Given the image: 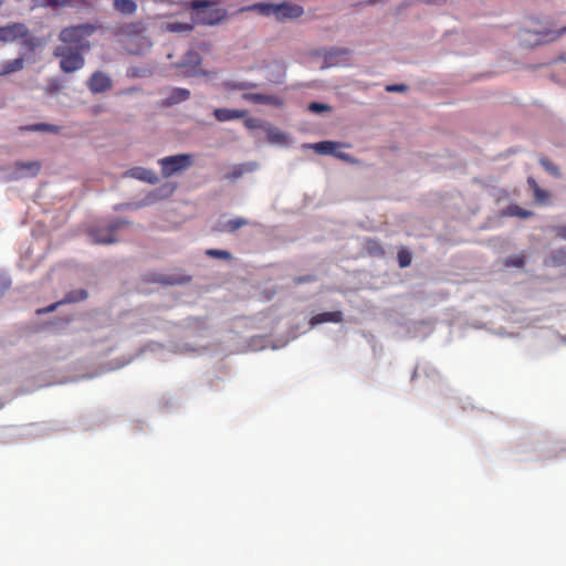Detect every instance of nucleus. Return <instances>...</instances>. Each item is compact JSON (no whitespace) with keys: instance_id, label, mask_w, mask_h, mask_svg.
<instances>
[{"instance_id":"obj_1","label":"nucleus","mask_w":566,"mask_h":566,"mask_svg":"<svg viewBox=\"0 0 566 566\" xmlns=\"http://www.w3.org/2000/svg\"><path fill=\"white\" fill-rule=\"evenodd\" d=\"M98 29L94 23H81L63 28L59 33V45L54 48L53 55L60 60V69L64 73H73L85 64L83 52L90 51L88 40Z\"/></svg>"},{"instance_id":"obj_2","label":"nucleus","mask_w":566,"mask_h":566,"mask_svg":"<svg viewBox=\"0 0 566 566\" xmlns=\"http://www.w3.org/2000/svg\"><path fill=\"white\" fill-rule=\"evenodd\" d=\"M218 4V0H192L189 8L196 11V23L203 25H216L220 23L226 17L227 11L220 8H211Z\"/></svg>"},{"instance_id":"obj_3","label":"nucleus","mask_w":566,"mask_h":566,"mask_svg":"<svg viewBox=\"0 0 566 566\" xmlns=\"http://www.w3.org/2000/svg\"><path fill=\"white\" fill-rule=\"evenodd\" d=\"M23 39L24 44L33 48V40L30 38L28 27L22 22H13L8 25L0 27V42L9 43L15 40Z\"/></svg>"},{"instance_id":"obj_4","label":"nucleus","mask_w":566,"mask_h":566,"mask_svg":"<svg viewBox=\"0 0 566 566\" xmlns=\"http://www.w3.org/2000/svg\"><path fill=\"white\" fill-rule=\"evenodd\" d=\"M161 167V175L169 178L172 175L182 171L192 165V155L179 154L175 156H167L159 159Z\"/></svg>"},{"instance_id":"obj_5","label":"nucleus","mask_w":566,"mask_h":566,"mask_svg":"<svg viewBox=\"0 0 566 566\" xmlns=\"http://www.w3.org/2000/svg\"><path fill=\"white\" fill-rule=\"evenodd\" d=\"M124 224L123 221H115L106 228H92L88 232L93 243L108 244L116 241L115 232Z\"/></svg>"},{"instance_id":"obj_6","label":"nucleus","mask_w":566,"mask_h":566,"mask_svg":"<svg viewBox=\"0 0 566 566\" xmlns=\"http://www.w3.org/2000/svg\"><path fill=\"white\" fill-rule=\"evenodd\" d=\"M304 9L300 4L283 2L275 4L274 18L276 21L293 20L302 17Z\"/></svg>"},{"instance_id":"obj_7","label":"nucleus","mask_w":566,"mask_h":566,"mask_svg":"<svg viewBox=\"0 0 566 566\" xmlns=\"http://www.w3.org/2000/svg\"><path fill=\"white\" fill-rule=\"evenodd\" d=\"M112 85L111 77L101 71L94 72L87 81V87L94 94L107 92Z\"/></svg>"},{"instance_id":"obj_8","label":"nucleus","mask_w":566,"mask_h":566,"mask_svg":"<svg viewBox=\"0 0 566 566\" xmlns=\"http://www.w3.org/2000/svg\"><path fill=\"white\" fill-rule=\"evenodd\" d=\"M151 45L153 43L147 36L138 35L127 39L125 49L132 55H144L150 50Z\"/></svg>"},{"instance_id":"obj_9","label":"nucleus","mask_w":566,"mask_h":566,"mask_svg":"<svg viewBox=\"0 0 566 566\" xmlns=\"http://www.w3.org/2000/svg\"><path fill=\"white\" fill-rule=\"evenodd\" d=\"M349 54L348 49L345 48H332L324 51V67H332L344 63Z\"/></svg>"},{"instance_id":"obj_10","label":"nucleus","mask_w":566,"mask_h":566,"mask_svg":"<svg viewBox=\"0 0 566 566\" xmlns=\"http://www.w3.org/2000/svg\"><path fill=\"white\" fill-rule=\"evenodd\" d=\"M245 101L254 104H265L275 107H282L284 105L283 98L276 95H266L261 93H245L242 95Z\"/></svg>"},{"instance_id":"obj_11","label":"nucleus","mask_w":566,"mask_h":566,"mask_svg":"<svg viewBox=\"0 0 566 566\" xmlns=\"http://www.w3.org/2000/svg\"><path fill=\"white\" fill-rule=\"evenodd\" d=\"M14 167L17 172L15 178H21L25 176L35 177L41 169V164L38 160L27 163L17 161L14 164Z\"/></svg>"},{"instance_id":"obj_12","label":"nucleus","mask_w":566,"mask_h":566,"mask_svg":"<svg viewBox=\"0 0 566 566\" xmlns=\"http://www.w3.org/2000/svg\"><path fill=\"white\" fill-rule=\"evenodd\" d=\"M251 224V221L247 218L237 217L224 222H219L216 230L219 232L234 233L240 228Z\"/></svg>"},{"instance_id":"obj_13","label":"nucleus","mask_w":566,"mask_h":566,"mask_svg":"<svg viewBox=\"0 0 566 566\" xmlns=\"http://www.w3.org/2000/svg\"><path fill=\"white\" fill-rule=\"evenodd\" d=\"M344 319V315L340 311H334V312H324L314 315L310 319V325L312 327L323 324V323H342Z\"/></svg>"},{"instance_id":"obj_14","label":"nucleus","mask_w":566,"mask_h":566,"mask_svg":"<svg viewBox=\"0 0 566 566\" xmlns=\"http://www.w3.org/2000/svg\"><path fill=\"white\" fill-rule=\"evenodd\" d=\"M34 7L40 8H64V7H73L75 3L86 6V0H32Z\"/></svg>"},{"instance_id":"obj_15","label":"nucleus","mask_w":566,"mask_h":566,"mask_svg":"<svg viewBox=\"0 0 566 566\" xmlns=\"http://www.w3.org/2000/svg\"><path fill=\"white\" fill-rule=\"evenodd\" d=\"M127 175L132 178L148 182L150 185H155L159 181L156 172L144 167H134L127 172Z\"/></svg>"},{"instance_id":"obj_16","label":"nucleus","mask_w":566,"mask_h":566,"mask_svg":"<svg viewBox=\"0 0 566 566\" xmlns=\"http://www.w3.org/2000/svg\"><path fill=\"white\" fill-rule=\"evenodd\" d=\"M247 115L244 109H229V108H216L213 116L218 122H229L233 119L243 118Z\"/></svg>"},{"instance_id":"obj_17","label":"nucleus","mask_w":566,"mask_h":566,"mask_svg":"<svg viewBox=\"0 0 566 566\" xmlns=\"http://www.w3.org/2000/svg\"><path fill=\"white\" fill-rule=\"evenodd\" d=\"M527 184L533 190V196L536 203L544 205L548 202L551 193L547 190L542 189L534 178L530 177L527 179Z\"/></svg>"},{"instance_id":"obj_18","label":"nucleus","mask_w":566,"mask_h":566,"mask_svg":"<svg viewBox=\"0 0 566 566\" xmlns=\"http://www.w3.org/2000/svg\"><path fill=\"white\" fill-rule=\"evenodd\" d=\"M191 280L189 275L177 274V275H157L150 279L151 282H158L165 285H175L188 283Z\"/></svg>"},{"instance_id":"obj_19","label":"nucleus","mask_w":566,"mask_h":566,"mask_svg":"<svg viewBox=\"0 0 566 566\" xmlns=\"http://www.w3.org/2000/svg\"><path fill=\"white\" fill-rule=\"evenodd\" d=\"M274 9H275V3L259 2V3H253L251 6L241 8L240 11L241 12L254 11L264 17H270V15L274 17Z\"/></svg>"},{"instance_id":"obj_20","label":"nucleus","mask_w":566,"mask_h":566,"mask_svg":"<svg viewBox=\"0 0 566 566\" xmlns=\"http://www.w3.org/2000/svg\"><path fill=\"white\" fill-rule=\"evenodd\" d=\"M263 130L265 132L266 134V137H268V140L272 144H284L286 143V134H284L283 132H281L279 128L270 125V124H265Z\"/></svg>"},{"instance_id":"obj_21","label":"nucleus","mask_w":566,"mask_h":566,"mask_svg":"<svg viewBox=\"0 0 566 566\" xmlns=\"http://www.w3.org/2000/svg\"><path fill=\"white\" fill-rule=\"evenodd\" d=\"M114 9L125 15H132L137 11V3L134 0H114Z\"/></svg>"},{"instance_id":"obj_22","label":"nucleus","mask_w":566,"mask_h":566,"mask_svg":"<svg viewBox=\"0 0 566 566\" xmlns=\"http://www.w3.org/2000/svg\"><path fill=\"white\" fill-rule=\"evenodd\" d=\"M340 147L339 143L324 140L313 145V149L322 155H334L337 148Z\"/></svg>"},{"instance_id":"obj_23","label":"nucleus","mask_w":566,"mask_h":566,"mask_svg":"<svg viewBox=\"0 0 566 566\" xmlns=\"http://www.w3.org/2000/svg\"><path fill=\"white\" fill-rule=\"evenodd\" d=\"M164 29L166 31L172 32V33L190 32L193 29V24L174 21V22H167L165 24Z\"/></svg>"},{"instance_id":"obj_24","label":"nucleus","mask_w":566,"mask_h":566,"mask_svg":"<svg viewBox=\"0 0 566 566\" xmlns=\"http://www.w3.org/2000/svg\"><path fill=\"white\" fill-rule=\"evenodd\" d=\"M253 165L252 164H242L235 166L230 172L226 175V178L230 181H234L242 177L244 172L252 171Z\"/></svg>"},{"instance_id":"obj_25","label":"nucleus","mask_w":566,"mask_h":566,"mask_svg":"<svg viewBox=\"0 0 566 566\" xmlns=\"http://www.w3.org/2000/svg\"><path fill=\"white\" fill-rule=\"evenodd\" d=\"M87 297V292L84 289L72 290L67 292L63 298L64 304L76 303L84 301Z\"/></svg>"},{"instance_id":"obj_26","label":"nucleus","mask_w":566,"mask_h":566,"mask_svg":"<svg viewBox=\"0 0 566 566\" xmlns=\"http://www.w3.org/2000/svg\"><path fill=\"white\" fill-rule=\"evenodd\" d=\"M21 130H28V132H50V133H57L60 128L55 125L45 124V123H39L33 125L23 126L20 128Z\"/></svg>"},{"instance_id":"obj_27","label":"nucleus","mask_w":566,"mask_h":566,"mask_svg":"<svg viewBox=\"0 0 566 566\" xmlns=\"http://www.w3.org/2000/svg\"><path fill=\"white\" fill-rule=\"evenodd\" d=\"M190 96V92L186 88H175L170 96L168 97V103L169 104H177V103H180V102H184L186 99H188Z\"/></svg>"},{"instance_id":"obj_28","label":"nucleus","mask_w":566,"mask_h":566,"mask_svg":"<svg viewBox=\"0 0 566 566\" xmlns=\"http://www.w3.org/2000/svg\"><path fill=\"white\" fill-rule=\"evenodd\" d=\"M24 61L22 57L14 59L12 61H9L2 70V74H10L17 71H20L23 69Z\"/></svg>"},{"instance_id":"obj_29","label":"nucleus","mask_w":566,"mask_h":566,"mask_svg":"<svg viewBox=\"0 0 566 566\" xmlns=\"http://www.w3.org/2000/svg\"><path fill=\"white\" fill-rule=\"evenodd\" d=\"M397 260L400 268H407L411 264V253L406 249H400L397 253Z\"/></svg>"},{"instance_id":"obj_30","label":"nucleus","mask_w":566,"mask_h":566,"mask_svg":"<svg viewBox=\"0 0 566 566\" xmlns=\"http://www.w3.org/2000/svg\"><path fill=\"white\" fill-rule=\"evenodd\" d=\"M206 254L211 258L222 259L227 261L232 259V254L227 250L208 249L206 251Z\"/></svg>"},{"instance_id":"obj_31","label":"nucleus","mask_w":566,"mask_h":566,"mask_svg":"<svg viewBox=\"0 0 566 566\" xmlns=\"http://www.w3.org/2000/svg\"><path fill=\"white\" fill-rule=\"evenodd\" d=\"M509 214L526 219L533 214V212L525 210L516 205L509 207Z\"/></svg>"},{"instance_id":"obj_32","label":"nucleus","mask_w":566,"mask_h":566,"mask_svg":"<svg viewBox=\"0 0 566 566\" xmlns=\"http://www.w3.org/2000/svg\"><path fill=\"white\" fill-rule=\"evenodd\" d=\"M541 34L543 35H546V36H551L549 39L543 41L542 43H547V42H553V41H556L557 39H559L560 36H563L564 34H566V25L556 30V31H545V32H541Z\"/></svg>"},{"instance_id":"obj_33","label":"nucleus","mask_w":566,"mask_h":566,"mask_svg":"<svg viewBox=\"0 0 566 566\" xmlns=\"http://www.w3.org/2000/svg\"><path fill=\"white\" fill-rule=\"evenodd\" d=\"M243 124L248 129H263L266 123L255 117H249L244 119Z\"/></svg>"},{"instance_id":"obj_34","label":"nucleus","mask_w":566,"mask_h":566,"mask_svg":"<svg viewBox=\"0 0 566 566\" xmlns=\"http://www.w3.org/2000/svg\"><path fill=\"white\" fill-rule=\"evenodd\" d=\"M367 250L371 253V254H375V255H384L385 254V251L384 249L381 248V245L379 244L378 241L376 240H369L367 242Z\"/></svg>"},{"instance_id":"obj_35","label":"nucleus","mask_w":566,"mask_h":566,"mask_svg":"<svg viewBox=\"0 0 566 566\" xmlns=\"http://www.w3.org/2000/svg\"><path fill=\"white\" fill-rule=\"evenodd\" d=\"M539 163L552 175H555V176L559 175V170H558L557 166H555L549 159L541 158Z\"/></svg>"},{"instance_id":"obj_36","label":"nucleus","mask_w":566,"mask_h":566,"mask_svg":"<svg viewBox=\"0 0 566 566\" xmlns=\"http://www.w3.org/2000/svg\"><path fill=\"white\" fill-rule=\"evenodd\" d=\"M504 263L506 266L522 268L524 265V256L523 255L510 256L505 260Z\"/></svg>"},{"instance_id":"obj_37","label":"nucleus","mask_w":566,"mask_h":566,"mask_svg":"<svg viewBox=\"0 0 566 566\" xmlns=\"http://www.w3.org/2000/svg\"><path fill=\"white\" fill-rule=\"evenodd\" d=\"M142 24L138 23V22H134V23H128L126 24L124 28H123V32L125 34H134V33H138L142 31Z\"/></svg>"},{"instance_id":"obj_38","label":"nucleus","mask_w":566,"mask_h":566,"mask_svg":"<svg viewBox=\"0 0 566 566\" xmlns=\"http://www.w3.org/2000/svg\"><path fill=\"white\" fill-rule=\"evenodd\" d=\"M64 304L63 300L59 301V302H55L46 307H42V308H38L35 311V313L38 315H42V314H46V313H51L53 311H55L60 305Z\"/></svg>"},{"instance_id":"obj_39","label":"nucleus","mask_w":566,"mask_h":566,"mask_svg":"<svg viewBox=\"0 0 566 566\" xmlns=\"http://www.w3.org/2000/svg\"><path fill=\"white\" fill-rule=\"evenodd\" d=\"M308 109L313 113H321V112L329 111L331 107L326 104L313 102L308 105Z\"/></svg>"},{"instance_id":"obj_40","label":"nucleus","mask_w":566,"mask_h":566,"mask_svg":"<svg viewBox=\"0 0 566 566\" xmlns=\"http://www.w3.org/2000/svg\"><path fill=\"white\" fill-rule=\"evenodd\" d=\"M313 281H315L314 275H303V276H296L293 279V282L295 284H304V283L313 282Z\"/></svg>"},{"instance_id":"obj_41","label":"nucleus","mask_w":566,"mask_h":566,"mask_svg":"<svg viewBox=\"0 0 566 566\" xmlns=\"http://www.w3.org/2000/svg\"><path fill=\"white\" fill-rule=\"evenodd\" d=\"M406 90H407V86L403 84H394V85H388L386 87L387 92H405Z\"/></svg>"},{"instance_id":"obj_42","label":"nucleus","mask_w":566,"mask_h":566,"mask_svg":"<svg viewBox=\"0 0 566 566\" xmlns=\"http://www.w3.org/2000/svg\"><path fill=\"white\" fill-rule=\"evenodd\" d=\"M334 156L339 158V159H342V160L348 161V163H355L356 161L350 155L345 154V153H337V151H335Z\"/></svg>"},{"instance_id":"obj_43","label":"nucleus","mask_w":566,"mask_h":566,"mask_svg":"<svg viewBox=\"0 0 566 566\" xmlns=\"http://www.w3.org/2000/svg\"><path fill=\"white\" fill-rule=\"evenodd\" d=\"M554 230L556 231V233L559 238H563L566 240V226L555 227Z\"/></svg>"},{"instance_id":"obj_44","label":"nucleus","mask_w":566,"mask_h":566,"mask_svg":"<svg viewBox=\"0 0 566 566\" xmlns=\"http://www.w3.org/2000/svg\"><path fill=\"white\" fill-rule=\"evenodd\" d=\"M256 85L255 84H247V83H243V84H240L238 87L240 90H244V88H252V87H255Z\"/></svg>"},{"instance_id":"obj_45","label":"nucleus","mask_w":566,"mask_h":566,"mask_svg":"<svg viewBox=\"0 0 566 566\" xmlns=\"http://www.w3.org/2000/svg\"><path fill=\"white\" fill-rule=\"evenodd\" d=\"M189 56L193 57L196 62H199V55L198 53L190 52Z\"/></svg>"}]
</instances>
